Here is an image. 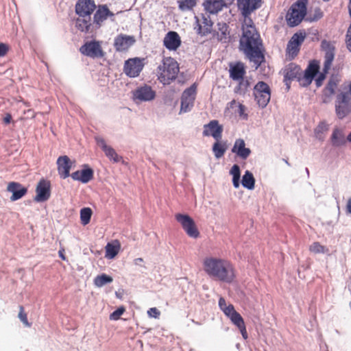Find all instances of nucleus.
<instances>
[{
	"label": "nucleus",
	"mask_w": 351,
	"mask_h": 351,
	"mask_svg": "<svg viewBox=\"0 0 351 351\" xmlns=\"http://www.w3.org/2000/svg\"><path fill=\"white\" fill-rule=\"evenodd\" d=\"M75 27L81 32L88 30V0H78L75 4Z\"/></svg>",
	"instance_id": "6"
},
{
	"label": "nucleus",
	"mask_w": 351,
	"mask_h": 351,
	"mask_svg": "<svg viewBox=\"0 0 351 351\" xmlns=\"http://www.w3.org/2000/svg\"><path fill=\"white\" fill-rule=\"evenodd\" d=\"M261 45V39L256 27H248L243 31L239 41V49L256 64V68L264 60V56L260 49Z\"/></svg>",
	"instance_id": "2"
},
{
	"label": "nucleus",
	"mask_w": 351,
	"mask_h": 351,
	"mask_svg": "<svg viewBox=\"0 0 351 351\" xmlns=\"http://www.w3.org/2000/svg\"><path fill=\"white\" fill-rule=\"evenodd\" d=\"M57 165L60 178L65 179L70 176L72 162L67 156H60L57 160Z\"/></svg>",
	"instance_id": "21"
},
{
	"label": "nucleus",
	"mask_w": 351,
	"mask_h": 351,
	"mask_svg": "<svg viewBox=\"0 0 351 351\" xmlns=\"http://www.w3.org/2000/svg\"><path fill=\"white\" fill-rule=\"evenodd\" d=\"M147 314L149 317H154V318H158L160 315V311L156 308V307H152V308H150L148 311H147Z\"/></svg>",
	"instance_id": "47"
},
{
	"label": "nucleus",
	"mask_w": 351,
	"mask_h": 351,
	"mask_svg": "<svg viewBox=\"0 0 351 351\" xmlns=\"http://www.w3.org/2000/svg\"><path fill=\"white\" fill-rule=\"evenodd\" d=\"M80 51L84 55H88V41H86L80 47Z\"/></svg>",
	"instance_id": "52"
},
{
	"label": "nucleus",
	"mask_w": 351,
	"mask_h": 351,
	"mask_svg": "<svg viewBox=\"0 0 351 351\" xmlns=\"http://www.w3.org/2000/svg\"><path fill=\"white\" fill-rule=\"evenodd\" d=\"M175 219L180 223L186 234L191 238L197 239L199 237V232L194 220L188 215L177 213Z\"/></svg>",
	"instance_id": "8"
},
{
	"label": "nucleus",
	"mask_w": 351,
	"mask_h": 351,
	"mask_svg": "<svg viewBox=\"0 0 351 351\" xmlns=\"http://www.w3.org/2000/svg\"><path fill=\"white\" fill-rule=\"evenodd\" d=\"M245 110L246 107L242 104H239L238 107V113L239 117H241L243 119H247V114L245 113Z\"/></svg>",
	"instance_id": "46"
},
{
	"label": "nucleus",
	"mask_w": 351,
	"mask_h": 351,
	"mask_svg": "<svg viewBox=\"0 0 351 351\" xmlns=\"http://www.w3.org/2000/svg\"><path fill=\"white\" fill-rule=\"evenodd\" d=\"M91 215H92V210H91V209L89 208V214H88V216H89V220L90 219Z\"/></svg>",
	"instance_id": "59"
},
{
	"label": "nucleus",
	"mask_w": 351,
	"mask_h": 351,
	"mask_svg": "<svg viewBox=\"0 0 351 351\" xmlns=\"http://www.w3.org/2000/svg\"><path fill=\"white\" fill-rule=\"evenodd\" d=\"M323 16V12L319 8H317L314 10V15L313 19L314 21H317L322 18Z\"/></svg>",
	"instance_id": "51"
},
{
	"label": "nucleus",
	"mask_w": 351,
	"mask_h": 351,
	"mask_svg": "<svg viewBox=\"0 0 351 351\" xmlns=\"http://www.w3.org/2000/svg\"><path fill=\"white\" fill-rule=\"evenodd\" d=\"M227 149V145L226 141L221 140L215 141L213 145L212 150L217 158H221L226 153Z\"/></svg>",
	"instance_id": "34"
},
{
	"label": "nucleus",
	"mask_w": 351,
	"mask_h": 351,
	"mask_svg": "<svg viewBox=\"0 0 351 351\" xmlns=\"http://www.w3.org/2000/svg\"><path fill=\"white\" fill-rule=\"evenodd\" d=\"M9 51V46L5 43H0V57L5 56Z\"/></svg>",
	"instance_id": "49"
},
{
	"label": "nucleus",
	"mask_w": 351,
	"mask_h": 351,
	"mask_svg": "<svg viewBox=\"0 0 351 351\" xmlns=\"http://www.w3.org/2000/svg\"><path fill=\"white\" fill-rule=\"evenodd\" d=\"M114 16V14L109 10L106 5H99L93 16L94 23L100 26L101 23H103L108 16Z\"/></svg>",
	"instance_id": "31"
},
{
	"label": "nucleus",
	"mask_w": 351,
	"mask_h": 351,
	"mask_svg": "<svg viewBox=\"0 0 351 351\" xmlns=\"http://www.w3.org/2000/svg\"><path fill=\"white\" fill-rule=\"evenodd\" d=\"M195 23L194 29L197 34L206 36L211 33L213 23L209 16H206L205 15H202V20H200L197 16H195Z\"/></svg>",
	"instance_id": "17"
},
{
	"label": "nucleus",
	"mask_w": 351,
	"mask_h": 351,
	"mask_svg": "<svg viewBox=\"0 0 351 351\" xmlns=\"http://www.w3.org/2000/svg\"><path fill=\"white\" fill-rule=\"evenodd\" d=\"M121 245L118 239L108 242L105 247V257L108 259H113L119 253Z\"/></svg>",
	"instance_id": "30"
},
{
	"label": "nucleus",
	"mask_w": 351,
	"mask_h": 351,
	"mask_svg": "<svg viewBox=\"0 0 351 351\" xmlns=\"http://www.w3.org/2000/svg\"><path fill=\"white\" fill-rule=\"evenodd\" d=\"M113 280L112 278L105 274L97 276L94 279V284L97 287H101L108 283L112 282Z\"/></svg>",
	"instance_id": "38"
},
{
	"label": "nucleus",
	"mask_w": 351,
	"mask_h": 351,
	"mask_svg": "<svg viewBox=\"0 0 351 351\" xmlns=\"http://www.w3.org/2000/svg\"><path fill=\"white\" fill-rule=\"evenodd\" d=\"M229 73L230 77L232 80L234 81L240 80L244 77L246 73L244 64L240 62L230 64Z\"/></svg>",
	"instance_id": "28"
},
{
	"label": "nucleus",
	"mask_w": 351,
	"mask_h": 351,
	"mask_svg": "<svg viewBox=\"0 0 351 351\" xmlns=\"http://www.w3.org/2000/svg\"><path fill=\"white\" fill-rule=\"evenodd\" d=\"M19 318L25 326H31V324L28 322L27 313L25 312L23 306H19Z\"/></svg>",
	"instance_id": "43"
},
{
	"label": "nucleus",
	"mask_w": 351,
	"mask_h": 351,
	"mask_svg": "<svg viewBox=\"0 0 351 351\" xmlns=\"http://www.w3.org/2000/svg\"><path fill=\"white\" fill-rule=\"evenodd\" d=\"M203 269L210 278L228 284L236 278V269L228 260L216 257H206L203 261Z\"/></svg>",
	"instance_id": "1"
},
{
	"label": "nucleus",
	"mask_w": 351,
	"mask_h": 351,
	"mask_svg": "<svg viewBox=\"0 0 351 351\" xmlns=\"http://www.w3.org/2000/svg\"><path fill=\"white\" fill-rule=\"evenodd\" d=\"M93 176V171L92 169L89 168V180L92 179Z\"/></svg>",
	"instance_id": "58"
},
{
	"label": "nucleus",
	"mask_w": 351,
	"mask_h": 351,
	"mask_svg": "<svg viewBox=\"0 0 351 351\" xmlns=\"http://www.w3.org/2000/svg\"><path fill=\"white\" fill-rule=\"evenodd\" d=\"M88 2H89V6H93V8L92 9V10L95 8V3H94V1H91V0H88Z\"/></svg>",
	"instance_id": "57"
},
{
	"label": "nucleus",
	"mask_w": 351,
	"mask_h": 351,
	"mask_svg": "<svg viewBox=\"0 0 351 351\" xmlns=\"http://www.w3.org/2000/svg\"><path fill=\"white\" fill-rule=\"evenodd\" d=\"M80 218L84 225L88 224V207L83 208L80 212Z\"/></svg>",
	"instance_id": "45"
},
{
	"label": "nucleus",
	"mask_w": 351,
	"mask_h": 351,
	"mask_svg": "<svg viewBox=\"0 0 351 351\" xmlns=\"http://www.w3.org/2000/svg\"><path fill=\"white\" fill-rule=\"evenodd\" d=\"M248 27H255L252 20L250 17H249V16H245L244 23L242 27L243 31H244L245 28Z\"/></svg>",
	"instance_id": "48"
},
{
	"label": "nucleus",
	"mask_w": 351,
	"mask_h": 351,
	"mask_svg": "<svg viewBox=\"0 0 351 351\" xmlns=\"http://www.w3.org/2000/svg\"><path fill=\"white\" fill-rule=\"evenodd\" d=\"M136 38L134 36L120 34L114 38V47L117 51L125 52L134 45Z\"/></svg>",
	"instance_id": "12"
},
{
	"label": "nucleus",
	"mask_w": 351,
	"mask_h": 351,
	"mask_svg": "<svg viewBox=\"0 0 351 351\" xmlns=\"http://www.w3.org/2000/svg\"><path fill=\"white\" fill-rule=\"evenodd\" d=\"M230 173L232 176L233 186L235 188H239V180H240V168H239V165H234L232 167Z\"/></svg>",
	"instance_id": "40"
},
{
	"label": "nucleus",
	"mask_w": 351,
	"mask_h": 351,
	"mask_svg": "<svg viewBox=\"0 0 351 351\" xmlns=\"http://www.w3.org/2000/svg\"><path fill=\"white\" fill-rule=\"evenodd\" d=\"M125 311V308L124 306L119 307L116 311L110 315V319L118 320Z\"/></svg>",
	"instance_id": "44"
},
{
	"label": "nucleus",
	"mask_w": 351,
	"mask_h": 351,
	"mask_svg": "<svg viewBox=\"0 0 351 351\" xmlns=\"http://www.w3.org/2000/svg\"><path fill=\"white\" fill-rule=\"evenodd\" d=\"M12 121V115L9 113L6 114L5 117L3 118V123L5 124L10 123Z\"/></svg>",
	"instance_id": "53"
},
{
	"label": "nucleus",
	"mask_w": 351,
	"mask_h": 351,
	"mask_svg": "<svg viewBox=\"0 0 351 351\" xmlns=\"http://www.w3.org/2000/svg\"><path fill=\"white\" fill-rule=\"evenodd\" d=\"M350 3H351V0H350Z\"/></svg>",
	"instance_id": "63"
},
{
	"label": "nucleus",
	"mask_w": 351,
	"mask_h": 351,
	"mask_svg": "<svg viewBox=\"0 0 351 351\" xmlns=\"http://www.w3.org/2000/svg\"><path fill=\"white\" fill-rule=\"evenodd\" d=\"M58 254H59V256H60L62 260H65V259H66V257H65L64 254V250H59Z\"/></svg>",
	"instance_id": "55"
},
{
	"label": "nucleus",
	"mask_w": 351,
	"mask_h": 351,
	"mask_svg": "<svg viewBox=\"0 0 351 351\" xmlns=\"http://www.w3.org/2000/svg\"><path fill=\"white\" fill-rule=\"evenodd\" d=\"M228 25L225 23H218L217 36L219 40L226 43L230 38Z\"/></svg>",
	"instance_id": "33"
},
{
	"label": "nucleus",
	"mask_w": 351,
	"mask_h": 351,
	"mask_svg": "<svg viewBox=\"0 0 351 351\" xmlns=\"http://www.w3.org/2000/svg\"><path fill=\"white\" fill-rule=\"evenodd\" d=\"M36 195L34 201L43 202L48 200L51 196V184L49 180L41 179L36 188Z\"/></svg>",
	"instance_id": "15"
},
{
	"label": "nucleus",
	"mask_w": 351,
	"mask_h": 351,
	"mask_svg": "<svg viewBox=\"0 0 351 351\" xmlns=\"http://www.w3.org/2000/svg\"><path fill=\"white\" fill-rule=\"evenodd\" d=\"M7 191L12 193L10 200L14 202L22 198L27 193V189L21 184L11 182L7 186Z\"/></svg>",
	"instance_id": "22"
},
{
	"label": "nucleus",
	"mask_w": 351,
	"mask_h": 351,
	"mask_svg": "<svg viewBox=\"0 0 351 351\" xmlns=\"http://www.w3.org/2000/svg\"><path fill=\"white\" fill-rule=\"evenodd\" d=\"M203 7L207 12L214 14L220 12L226 5L225 0H204Z\"/></svg>",
	"instance_id": "27"
},
{
	"label": "nucleus",
	"mask_w": 351,
	"mask_h": 351,
	"mask_svg": "<svg viewBox=\"0 0 351 351\" xmlns=\"http://www.w3.org/2000/svg\"><path fill=\"white\" fill-rule=\"evenodd\" d=\"M346 210L347 213L351 214V197L348 199L346 204Z\"/></svg>",
	"instance_id": "54"
},
{
	"label": "nucleus",
	"mask_w": 351,
	"mask_h": 351,
	"mask_svg": "<svg viewBox=\"0 0 351 351\" xmlns=\"http://www.w3.org/2000/svg\"><path fill=\"white\" fill-rule=\"evenodd\" d=\"M335 111L337 116L340 119L346 117L351 112V107L346 93H341L337 96L335 104Z\"/></svg>",
	"instance_id": "16"
},
{
	"label": "nucleus",
	"mask_w": 351,
	"mask_h": 351,
	"mask_svg": "<svg viewBox=\"0 0 351 351\" xmlns=\"http://www.w3.org/2000/svg\"><path fill=\"white\" fill-rule=\"evenodd\" d=\"M164 46L170 51H176L181 45V39L176 32L170 31L165 36Z\"/></svg>",
	"instance_id": "20"
},
{
	"label": "nucleus",
	"mask_w": 351,
	"mask_h": 351,
	"mask_svg": "<svg viewBox=\"0 0 351 351\" xmlns=\"http://www.w3.org/2000/svg\"><path fill=\"white\" fill-rule=\"evenodd\" d=\"M198 0H178V9L183 12L193 11Z\"/></svg>",
	"instance_id": "35"
},
{
	"label": "nucleus",
	"mask_w": 351,
	"mask_h": 351,
	"mask_svg": "<svg viewBox=\"0 0 351 351\" xmlns=\"http://www.w3.org/2000/svg\"><path fill=\"white\" fill-rule=\"evenodd\" d=\"M284 81L286 84L288 82L297 79L300 82H302V69L294 63H290L283 69Z\"/></svg>",
	"instance_id": "19"
},
{
	"label": "nucleus",
	"mask_w": 351,
	"mask_h": 351,
	"mask_svg": "<svg viewBox=\"0 0 351 351\" xmlns=\"http://www.w3.org/2000/svg\"><path fill=\"white\" fill-rule=\"evenodd\" d=\"M97 144L100 147L104 152L106 156L110 159L113 160L114 162H118L122 158L119 157L115 150L110 146H108L105 140L101 137L95 138Z\"/></svg>",
	"instance_id": "25"
},
{
	"label": "nucleus",
	"mask_w": 351,
	"mask_h": 351,
	"mask_svg": "<svg viewBox=\"0 0 351 351\" xmlns=\"http://www.w3.org/2000/svg\"><path fill=\"white\" fill-rule=\"evenodd\" d=\"M309 250L313 254H326L328 252V249L321 245L319 242H313L309 246Z\"/></svg>",
	"instance_id": "42"
},
{
	"label": "nucleus",
	"mask_w": 351,
	"mask_h": 351,
	"mask_svg": "<svg viewBox=\"0 0 351 351\" xmlns=\"http://www.w3.org/2000/svg\"><path fill=\"white\" fill-rule=\"evenodd\" d=\"M260 0H237L238 6L244 16H249L254 10L259 8Z\"/></svg>",
	"instance_id": "26"
},
{
	"label": "nucleus",
	"mask_w": 351,
	"mask_h": 351,
	"mask_svg": "<svg viewBox=\"0 0 351 351\" xmlns=\"http://www.w3.org/2000/svg\"><path fill=\"white\" fill-rule=\"evenodd\" d=\"M144 58H133L125 61L123 71L130 77H136L140 75L145 63Z\"/></svg>",
	"instance_id": "9"
},
{
	"label": "nucleus",
	"mask_w": 351,
	"mask_h": 351,
	"mask_svg": "<svg viewBox=\"0 0 351 351\" xmlns=\"http://www.w3.org/2000/svg\"><path fill=\"white\" fill-rule=\"evenodd\" d=\"M105 52L103 51L99 41L89 42V57L101 58H103Z\"/></svg>",
	"instance_id": "32"
},
{
	"label": "nucleus",
	"mask_w": 351,
	"mask_h": 351,
	"mask_svg": "<svg viewBox=\"0 0 351 351\" xmlns=\"http://www.w3.org/2000/svg\"><path fill=\"white\" fill-rule=\"evenodd\" d=\"M143 262V259L142 258H137L134 260V263L135 265H139L141 263Z\"/></svg>",
	"instance_id": "56"
},
{
	"label": "nucleus",
	"mask_w": 351,
	"mask_h": 351,
	"mask_svg": "<svg viewBox=\"0 0 351 351\" xmlns=\"http://www.w3.org/2000/svg\"><path fill=\"white\" fill-rule=\"evenodd\" d=\"M323 1L327 2V1H329L330 0H323Z\"/></svg>",
	"instance_id": "61"
},
{
	"label": "nucleus",
	"mask_w": 351,
	"mask_h": 351,
	"mask_svg": "<svg viewBox=\"0 0 351 351\" xmlns=\"http://www.w3.org/2000/svg\"><path fill=\"white\" fill-rule=\"evenodd\" d=\"M321 49L324 52V70L325 73H328L335 58V46L334 43L323 40L321 43Z\"/></svg>",
	"instance_id": "10"
},
{
	"label": "nucleus",
	"mask_w": 351,
	"mask_h": 351,
	"mask_svg": "<svg viewBox=\"0 0 351 351\" xmlns=\"http://www.w3.org/2000/svg\"><path fill=\"white\" fill-rule=\"evenodd\" d=\"M319 66L317 63L313 62L311 63L307 69H306L304 74L302 75V84L304 86L309 85L314 77L317 75L319 71Z\"/></svg>",
	"instance_id": "29"
},
{
	"label": "nucleus",
	"mask_w": 351,
	"mask_h": 351,
	"mask_svg": "<svg viewBox=\"0 0 351 351\" xmlns=\"http://www.w3.org/2000/svg\"><path fill=\"white\" fill-rule=\"evenodd\" d=\"M339 81L340 80L337 76H331L326 86L323 90V102L327 103L329 101L330 97L335 93V90L339 85Z\"/></svg>",
	"instance_id": "24"
},
{
	"label": "nucleus",
	"mask_w": 351,
	"mask_h": 351,
	"mask_svg": "<svg viewBox=\"0 0 351 351\" xmlns=\"http://www.w3.org/2000/svg\"><path fill=\"white\" fill-rule=\"evenodd\" d=\"M239 82L237 86L235 88V93L244 95L250 87V82L247 79H244V77L239 80Z\"/></svg>",
	"instance_id": "37"
},
{
	"label": "nucleus",
	"mask_w": 351,
	"mask_h": 351,
	"mask_svg": "<svg viewBox=\"0 0 351 351\" xmlns=\"http://www.w3.org/2000/svg\"><path fill=\"white\" fill-rule=\"evenodd\" d=\"M326 73H325L324 69H323V72L319 73V75H318L317 78L315 80L316 85L317 86H320L322 84V82H323V81L324 80V79L326 77Z\"/></svg>",
	"instance_id": "50"
},
{
	"label": "nucleus",
	"mask_w": 351,
	"mask_h": 351,
	"mask_svg": "<svg viewBox=\"0 0 351 351\" xmlns=\"http://www.w3.org/2000/svg\"><path fill=\"white\" fill-rule=\"evenodd\" d=\"M90 14H91V12L89 11V12H88L89 16L90 15Z\"/></svg>",
	"instance_id": "62"
},
{
	"label": "nucleus",
	"mask_w": 351,
	"mask_h": 351,
	"mask_svg": "<svg viewBox=\"0 0 351 351\" xmlns=\"http://www.w3.org/2000/svg\"><path fill=\"white\" fill-rule=\"evenodd\" d=\"M241 182L242 185L245 188L250 190L253 189L255 184V179L253 174L250 171H246L245 174L243 176Z\"/></svg>",
	"instance_id": "36"
},
{
	"label": "nucleus",
	"mask_w": 351,
	"mask_h": 351,
	"mask_svg": "<svg viewBox=\"0 0 351 351\" xmlns=\"http://www.w3.org/2000/svg\"><path fill=\"white\" fill-rule=\"evenodd\" d=\"M332 143L335 146H340L345 143V140L342 134L338 130H335L331 136Z\"/></svg>",
	"instance_id": "41"
},
{
	"label": "nucleus",
	"mask_w": 351,
	"mask_h": 351,
	"mask_svg": "<svg viewBox=\"0 0 351 351\" xmlns=\"http://www.w3.org/2000/svg\"><path fill=\"white\" fill-rule=\"evenodd\" d=\"M254 99L259 107L263 108L267 106L271 99V89L269 86L263 82H258L254 87Z\"/></svg>",
	"instance_id": "7"
},
{
	"label": "nucleus",
	"mask_w": 351,
	"mask_h": 351,
	"mask_svg": "<svg viewBox=\"0 0 351 351\" xmlns=\"http://www.w3.org/2000/svg\"><path fill=\"white\" fill-rule=\"evenodd\" d=\"M306 13V6L304 1H297L289 8L286 20L290 27H295L299 25L303 20Z\"/></svg>",
	"instance_id": "5"
},
{
	"label": "nucleus",
	"mask_w": 351,
	"mask_h": 351,
	"mask_svg": "<svg viewBox=\"0 0 351 351\" xmlns=\"http://www.w3.org/2000/svg\"><path fill=\"white\" fill-rule=\"evenodd\" d=\"M304 38L305 35L302 33H295L293 35L287 47L289 58L293 59L298 55Z\"/></svg>",
	"instance_id": "13"
},
{
	"label": "nucleus",
	"mask_w": 351,
	"mask_h": 351,
	"mask_svg": "<svg viewBox=\"0 0 351 351\" xmlns=\"http://www.w3.org/2000/svg\"><path fill=\"white\" fill-rule=\"evenodd\" d=\"M155 96V91L152 90L151 86L147 85L140 86L133 92V99L134 101H151L154 99Z\"/></svg>",
	"instance_id": "18"
},
{
	"label": "nucleus",
	"mask_w": 351,
	"mask_h": 351,
	"mask_svg": "<svg viewBox=\"0 0 351 351\" xmlns=\"http://www.w3.org/2000/svg\"><path fill=\"white\" fill-rule=\"evenodd\" d=\"M179 64L173 58H164L157 69L158 78L163 84H169L175 80L179 73Z\"/></svg>",
	"instance_id": "3"
},
{
	"label": "nucleus",
	"mask_w": 351,
	"mask_h": 351,
	"mask_svg": "<svg viewBox=\"0 0 351 351\" xmlns=\"http://www.w3.org/2000/svg\"><path fill=\"white\" fill-rule=\"evenodd\" d=\"M300 1H304V2H305V5H306L307 0H300Z\"/></svg>",
	"instance_id": "60"
},
{
	"label": "nucleus",
	"mask_w": 351,
	"mask_h": 351,
	"mask_svg": "<svg viewBox=\"0 0 351 351\" xmlns=\"http://www.w3.org/2000/svg\"><path fill=\"white\" fill-rule=\"evenodd\" d=\"M75 180H79L83 183L88 182V168H84L82 171H77L71 175Z\"/></svg>",
	"instance_id": "39"
},
{
	"label": "nucleus",
	"mask_w": 351,
	"mask_h": 351,
	"mask_svg": "<svg viewBox=\"0 0 351 351\" xmlns=\"http://www.w3.org/2000/svg\"><path fill=\"white\" fill-rule=\"evenodd\" d=\"M196 93L197 85L195 84H192L183 92L181 97V112H186L191 110L194 104Z\"/></svg>",
	"instance_id": "11"
},
{
	"label": "nucleus",
	"mask_w": 351,
	"mask_h": 351,
	"mask_svg": "<svg viewBox=\"0 0 351 351\" xmlns=\"http://www.w3.org/2000/svg\"><path fill=\"white\" fill-rule=\"evenodd\" d=\"M219 306L223 313L229 317L231 322L239 328L243 339H247L248 336L244 320L241 315L236 311L234 306L231 304L227 305L223 298H219Z\"/></svg>",
	"instance_id": "4"
},
{
	"label": "nucleus",
	"mask_w": 351,
	"mask_h": 351,
	"mask_svg": "<svg viewBox=\"0 0 351 351\" xmlns=\"http://www.w3.org/2000/svg\"><path fill=\"white\" fill-rule=\"evenodd\" d=\"M231 151L242 160H246L252 153L251 149L245 147V143L242 138L235 141Z\"/></svg>",
	"instance_id": "23"
},
{
	"label": "nucleus",
	"mask_w": 351,
	"mask_h": 351,
	"mask_svg": "<svg viewBox=\"0 0 351 351\" xmlns=\"http://www.w3.org/2000/svg\"><path fill=\"white\" fill-rule=\"evenodd\" d=\"M223 131V125L219 121L212 120L204 125L202 134L204 136H212L215 141L221 140Z\"/></svg>",
	"instance_id": "14"
}]
</instances>
